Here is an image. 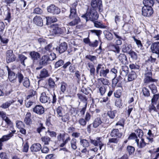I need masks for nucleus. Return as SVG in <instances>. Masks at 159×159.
Instances as JSON below:
<instances>
[{
  "mask_svg": "<svg viewBox=\"0 0 159 159\" xmlns=\"http://www.w3.org/2000/svg\"><path fill=\"white\" fill-rule=\"evenodd\" d=\"M109 70L108 68H106L100 70L99 74L100 77H106L107 75L109 73Z\"/></svg>",
  "mask_w": 159,
  "mask_h": 159,
  "instance_id": "b1692460",
  "label": "nucleus"
},
{
  "mask_svg": "<svg viewBox=\"0 0 159 159\" xmlns=\"http://www.w3.org/2000/svg\"><path fill=\"white\" fill-rule=\"evenodd\" d=\"M143 3L144 6L152 7L154 4L153 0H143Z\"/></svg>",
  "mask_w": 159,
  "mask_h": 159,
  "instance_id": "f704fd0d",
  "label": "nucleus"
},
{
  "mask_svg": "<svg viewBox=\"0 0 159 159\" xmlns=\"http://www.w3.org/2000/svg\"><path fill=\"white\" fill-rule=\"evenodd\" d=\"M49 61L48 56L45 55L42 57L39 64L40 65H46L49 63Z\"/></svg>",
  "mask_w": 159,
  "mask_h": 159,
  "instance_id": "4be33fe9",
  "label": "nucleus"
},
{
  "mask_svg": "<svg viewBox=\"0 0 159 159\" xmlns=\"http://www.w3.org/2000/svg\"><path fill=\"white\" fill-rule=\"evenodd\" d=\"M33 111L35 113L40 115L44 112V108L41 105H38L33 108Z\"/></svg>",
  "mask_w": 159,
  "mask_h": 159,
  "instance_id": "0eeeda50",
  "label": "nucleus"
},
{
  "mask_svg": "<svg viewBox=\"0 0 159 159\" xmlns=\"http://www.w3.org/2000/svg\"><path fill=\"white\" fill-rule=\"evenodd\" d=\"M29 55L33 62L37 61L40 57V54L38 52L35 51L30 52Z\"/></svg>",
  "mask_w": 159,
  "mask_h": 159,
  "instance_id": "ddd939ff",
  "label": "nucleus"
},
{
  "mask_svg": "<svg viewBox=\"0 0 159 159\" xmlns=\"http://www.w3.org/2000/svg\"><path fill=\"white\" fill-rule=\"evenodd\" d=\"M135 141L137 143V146L139 148H144L146 145V143L144 142V139L142 138H141L140 140L138 139H136Z\"/></svg>",
  "mask_w": 159,
  "mask_h": 159,
  "instance_id": "5701e85b",
  "label": "nucleus"
},
{
  "mask_svg": "<svg viewBox=\"0 0 159 159\" xmlns=\"http://www.w3.org/2000/svg\"><path fill=\"white\" fill-rule=\"evenodd\" d=\"M142 92L143 95L146 97H148L150 96V92L148 89L145 87H143L142 89Z\"/></svg>",
  "mask_w": 159,
  "mask_h": 159,
  "instance_id": "864d4df0",
  "label": "nucleus"
},
{
  "mask_svg": "<svg viewBox=\"0 0 159 159\" xmlns=\"http://www.w3.org/2000/svg\"><path fill=\"white\" fill-rule=\"evenodd\" d=\"M33 23L39 26H42L43 25V20L39 16H36L33 19Z\"/></svg>",
  "mask_w": 159,
  "mask_h": 159,
  "instance_id": "2eb2a0df",
  "label": "nucleus"
},
{
  "mask_svg": "<svg viewBox=\"0 0 159 159\" xmlns=\"http://www.w3.org/2000/svg\"><path fill=\"white\" fill-rule=\"evenodd\" d=\"M6 54V60L7 63H9L15 61L16 59V57L13 53V50H9L7 51Z\"/></svg>",
  "mask_w": 159,
  "mask_h": 159,
  "instance_id": "f03ea898",
  "label": "nucleus"
},
{
  "mask_svg": "<svg viewBox=\"0 0 159 159\" xmlns=\"http://www.w3.org/2000/svg\"><path fill=\"white\" fill-rule=\"evenodd\" d=\"M41 149V145L39 143L33 144L30 147V150L32 152H37Z\"/></svg>",
  "mask_w": 159,
  "mask_h": 159,
  "instance_id": "f3484780",
  "label": "nucleus"
},
{
  "mask_svg": "<svg viewBox=\"0 0 159 159\" xmlns=\"http://www.w3.org/2000/svg\"><path fill=\"white\" fill-rule=\"evenodd\" d=\"M78 97L82 101H83L84 103L85 106L87 107V97L84 95L82 94H77Z\"/></svg>",
  "mask_w": 159,
  "mask_h": 159,
  "instance_id": "58836bf2",
  "label": "nucleus"
},
{
  "mask_svg": "<svg viewBox=\"0 0 159 159\" xmlns=\"http://www.w3.org/2000/svg\"><path fill=\"white\" fill-rule=\"evenodd\" d=\"M48 85L50 87L53 88L54 87L55 85V83L54 80L52 78H50L48 80Z\"/></svg>",
  "mask_w": 159,
  "mask_h": 159,
  "instance_id": "e2e57ef3",
  "label": "nucleus"
},
{
  "mask_svg": "<svg viewBox=\"0 0 159 159\" xmlns=\"http://www.w3.org/2000/svg\"><path fill=\"white\" fill-rule=\"evenodd\" d=\"M93 21V22L94 26L96 28H105L106 27V26L104 25L101 22L95 20Z\"/></svg>",
  "mask_w": 159,
  "mask_h": 159,
  "instance_id": "2f4dec72",
  "label": "nucleus"
},
{
  "mask_svg": "<svg viewBox=\"0 0 159 159\" xmlns=\"http://www.w3.org/2000/svg\"><path fill=\"white\" fill-rule=\"evenodd\" d=\"M110 135L112 137H117L118 138H120L122 136V133L119 132L117 129H113L112 130Z\"/></svg>",
  "mask_w": 159,
  "mask_h": 159,
  "instance_id": "a211bd4d",
  "label": "nucleus"
},
{
  "mask_svg": "<svg viewBox=\"0 0 159 159\" xmlns=\"http://www.w3.org/2000/svg\"><path fill=\"white\" fill-rule=\"evenodd\" d=\"M50 54H48V59L50 61H52L56 57L55 54L53 52H51L49 53Z\"/></svg>",
  "mask_w": 159,
  "mask_h": 159,
  "instance_id": "0e129e2a",
  "label": "nucleus"
},
{
  "mask_svg": "<svg viewBox=\"0 0 159 159\" xmlns=\"http://www.w3.org/2000/svg\"><path fill=\"white\" fill-rule=\"evenodd\" d=\"M80 22V18L79 17H76L73 19V20L67 24L68 26H73L78 24Z\"/></svg>",
  "mask_w": 159,
  "mask_h": 159,
  "instance_id": "cd10ccee",
  "label": "nucleus"
},
{
  "mask_svg": "<svg viewBox=\"0 0 159 159\" xmlns=\"http://www.w3.org/2000/svg\"><path fill=\"white\" fill-rule=\"evenodd\" d=\"M91 5L92 7V8L95 9L97 8L100 12L102 11V3L101 0H92Z\"/></svg>",
  "mask_w": 159,
  "mask_h": 159,
  "instance_id": "20e7f679",
  "label": "nucleus"
},
{
  "mask_svg": "<svg viewBox=\"0 0 159 159\" xmlns=\"http://www.w3.org/2000/svg\"><path fill=\"white\" fill-rule=\"evenodd\" d=\"M105 37L108 40H111L113 38L112 34L109 31H106L104 32Z\"/></svg>",
  "mask_w": 159,
  "mask_h": 159,
  "instance_id": "a19ab883",
  "label": "nucleus"
},
{
  "mask_svg": "<svg viewBox=\"0 0 159 159\" xmlns=\"http://www.w3.org/2000/svg\"><path fill=\"white\" fill-rule=\"evenodd\" d=\"M117 77V75H116L114 76V77L112 80V85L113 86H115L117 84L118 82L122 79V77L120 76H119L118 77Z\"/></svg>",
  "mask_w": 159,
  "mask_h": 159,
  "instance_id": "c9c22d12",
  "label": "nucleus"
},
{
  "mask_svg": "<svg viewBox=\"0 0 159 159\" xmlns=\"http://www.w3.org/2000/svg\"><path fill=\"white\" fill-rule=\"evenodd\" d=\"M149 88L151 90L152 94H155L157 93V88L156 86L153 84H152L148 86Z\"/></svg>",
  "mask_w": 159,
  "mask_h": 159,
  "instance_id": "79ce46f5",
  "label": "nucleus"
},
{
  "mask_svg": "<svg viewBox=\"0 0 159 159\" xmlns=\"http://www.w3.org/2000/svg\"><path fill=\"white\" fill-rule=\"evenodd\" d=\"M67 87V84L66 83L62 82L61 83L60 90L62 93H64L66 91Z\"/></svg>",
  "mask_w": 159,
  "mask_h": 159,
  "instance_id": "49530a36",
  "label": "nucleus"
},
{
  "mask_svg": "<svg viewBox=\"0 0 159 159\" xmlns=\"http://www.w3.org/2000/svg\"><path fill=\"white\" fill-rule=\"evenodd\" d=\"M129 67L131 69L139 70L140 68L139 66L136 64H131L129 65Z\"/></svg>",
  "mask_w": 159,
  "mask_h": 159,
  "instance_id": "774afa93",
  "label": "nucleus"
},
{
  "mask_svg": "<svg viewBox=\"0 0 159 159\" xmlns=\"http://www.w3.org/2000/svg\"><path fill=\"white\" fill-rule=\"evenodd\" d=\"M81 17L85 19L86 21L90 20L92 21L97 20L98 17V15L95 9L91 8L86 13Z\"/></svg>",
  "mask_w": 159,
  "mask_h": 159,
  "instance_id": "f257e3e1",
  "label": "nucleus"
},
{
  "mask_svg": "<svg viewBox=\"0 0 159 159\" xmlns=\"http://www.w3.org/2000/svg\"><path fill=\"white\" fill-rule=\"evenodd\" d=\"M128 67L124 65L122 66L120 74L122 75H126L128 73Z\"/></svg>",
  "mask_w": 159,
  "mask_h": 159,
  "instance_id": "72a5a7b5",
  "label": "nucleus"
},
{
  "mask_svg": "<svg viewBox=\"0 0 159 159\" xmlns=\"http://www.w3.org/2000/svg\"><path fill=\"white\" fill-rule=\"evenodd\" d=\"M119 141L118 138H111L109 139L107 144L109 145L110 143H117Z\"/></svg>",
  "mask_w": 159,
  "mask_h": 159,
  "instance_id": "6e6d98bb",
  "label": "nucleus"
},
{
  "mask_svg": "<svg viewBox=\"0 0 159 159\" xmlns=\"http://www.w3.org/2000/svg\"><path fill=\"white\" fill-rule=\"evenodd\" d=\"M118 58L120 61L123 64H126L128 63L126 56L124 54H120L118 56Z\"/></svg>",
  "mask_w": 159,
  "mask_h": 159,
  "instance_id": "6ab92c4d",
  "label": "nucleus"
},
{
  "mask_svg": "<svg viewBox=\"0 0 159 159\" xmlns=\"http://www.w3.org/2000/svg\"><path fill=\"white\" fill-rule=\"evenodd\" d=\"M20 84H21L22 81H23L24 76L20 73L18 72L16 75Z\"/></svg>",
  "mask_w": 159,
  "mask_h": 159,
  "instance_id": "052dcab7",
  "label": "nucleus"
},
{
  "mask_svg": "<svg viewBox=\"0 0 159 159\" xmlns=\"http://www.w3.org/2000/svg\"><path fill=\"white\" fill-rule=\"evenodd\" d=\"M151 48L152 53H156L159 56V42L153 43L151 45Z\"/></svg>",
  "mask_w": 159,
  "mask_h": 159,
  "instance_id": "9d476101",
  "label": "nucleus"
},
{
  "mask_svg": "<svg viewBox=\"0 0 159 159\" xmlns=\"http://www.w3.org/2000/svg\"><path fill=\"white\" fill-rule=\"evenodd\" d=\"M6 67L8 71V78L10 81L12 83H14L16 81V77L15 73L10 69L8 66Z\"/></svg>",
  "mask_w": 159,
  "mask_h": 159,
  "instance_id": "39448f33",
  "label": "nucleus"
},
{
  "mask_svg": "<svg viewBox=\"0 0 159 159\" xmlns=\"http://www.w3.org/2000/svg\"><path fill=\"white\" fill-rule=\"evenodd\" d=\"M23 86L25 88H28L29 87L30 85L29 80L27 78H25L23 81Z\"/></svg>",
  "mask_w": 159,
  "mask_h": 159,
  "instance_id": "c03bdc74",
  "label": "nucleus"
},
{
  "mask_svg": "<svg viewBox=\"0 0 159 159\" xmlns=\"http://www.w3.org/2000/svg\"><path fill=\"white\" fill-rule=\"evenodd\" d=\"M136 78L135 72L134 71H132L128 75V80L129 81H131L134 80Z\"/></svg>",
  "mask_w": 159,
  "mask_h": 159,
  "instance_id": "473e14b6",
  "label": "nucleus"
},
{
  "mask_svg": "<svg viewBox=\"0 0 159 159\" xmlns=\"http://www.w3.org/2000/svg\"><path fill=\"white\" fill-rule=\"evenodd\" d=\"M18 58L21 64L24 66H25V61L27 59V57L22 54H20L18 55Z\"/></svg>",
  "mask_w": 159,
  "mask_h": 159,
  "instance_id": "c756f323",
  "label": "nucleus"
},
{
  "mask_svg": "<svg viewBox=\"0 0 159 159\" xmlns=\"http://www.w3.org/2000/svg\"><path fill=\"white\" fill-rule=\"evenodd\" d=\"M133 38L134 42L137 45L138 47L141 48L143 47V45L141 43V41L140 40L136 39L134 36L133 37Z\"/></svg>",
  "mask_w": 159,
  "mask_h": 159,
  "instance_id": "69168bd1",
  "label": "nucleus"
},
{
  "mask_svg": "<svg viewBox=\"0 0 159 159\" xmlns=\"http://www.w3.org/2000/svg\"><path fill=\"white\" fill-rule=\"evenodd\" d=\"M98 81H100L104 85H108L109 84V81L108 80L105 78H100L98 79Z\"/></svg>",
  "mask_w": 159,
  "mask_h": 159,
  "instance_id": "8fccbe9b",
  "label": "nucleus"
},
{
  "mask_svg": "<svg viewBox=\"0 0 159 159\" xmlns=\"http://www.w3.org/2000/svg\"><path fill=\"white\" fill-rule=\"evenodd\" d=\"M77 5V2H75L71 6L70 8V14L69 16V18L70 19L76 18L77 16L76 13V7Z\"/></svg>",
  "mask_w": 159,
  "mask_h": 159,
  "instance_id": "6e6552de",
  "label": "nucleus"
},
{
  "mask_svg": "<svg viewBox=\"0 0 159 159\" xmlns=\"http://www.w3.org/2000/svg\"><path fill=\"white\" fill-rule=\"evenodd\" d=\"M153 94V95L151 99V103L156 104L159 98V93H156Z\"/></svg>",
  "mask_w": 159,
  "mask_h": 159,
  "instance_id": "ea45409f",
  "label": "nucleus"
},
{
  "mask_svg": "<svg viewBox=\"0 0 159 159\" xmlns=\"http://www.w3.org/2000/svg\"><path fill=\"white\" fill-rule=\"evenodd\" d=\"M64 63V62L63 60H59L55 63V68H57L63 65Z\"/></svg>",
  "mask_w": 159,
  "mask_h": 159,
  "instance_id": "bf43d9fd",
  "label": "nucleus"
},
{
  "mask_svg": "<svg viewBox=\"0 0 159 159\" xmlns=\"http://www.w3.org/2000/svg\"><path fill=\"white\" fill-rule=\"evenodd\" d=\"M102 121L100 118H97L95 119L93 123V126L94 128H97L102 123Z\"/></svg>",
  "mask_w": 159,
  "mask_h": 159,
  "instance_id": "e433bc0d",
  "label": "nucleus"
},
{
  "mask_svg": "<svg viewBox=\"0 0 159 159\" xmlns=\"http://www.w3.org/2000/svg\"><path fill=\"white\" fill-rule=\"evenodd\" d=\"M76 142V139L75 138H73L70 141L71 148L74 150L76 149L77 148Z\"/></svg>",
  "mask_w": 159,
  "mask_h": 159,
  "instance_id": "37998d69",
  "label": "nucleus"
},
{
  "mask_svg": "<svg viewBox=\"0 0 159 159\" xmlns=\"http://www.w3.org/2000/svg\"><path fill=\"white\" fill-rule=\"evenodd\" d=\"M47 24H50L51 23L57 22V19L54 16H48L46 17Z\"/></svg>",
  "mask_w": 159,
  "mask_h": 159,
  "instance_id": "bb28decb",
  "label": "nucleus"
},
{
  "mask_svg": "<svg viewBox=\"0 0 159 159\" xmlns=\"http://www.w3.org/2000/svg\"><path fill=\"white\" fill-rule=\"evenodd\" d=\"M53 49L54 47L52 44H49L44 47L43 52L45 54H49L50 53L52 52Z\"/></svg>",
  "mask_w": 159,
  "mask_h": 159,
  "instance_id": "412c9836",
  "label": "nucleus"
},
{
  "mask_svg": "<svg viewBox=\"0 0 159 159\" xmlns=\"http://www.w3.org/2000/svg\"><path fill=\"white\" fill-rule=\"evenodd\" d=\"M63 109L61 106L58 107L56 109V112L57 114V116L58 117H60L62 116L63 113L62 111Z\"/></svg>",
  "mask_w": 159,
  "mask_h": 159,
  "instance_id": "603ef678",
  "label": "nucleus"
},
{
  "mask_svg": "<svg viewBox=\"0 0 159 159\" xmlns=\"http://www.w3.org/2000/svg\"><path fill=\"white\" fill-rule=\"evenodd\" d=\"M48 12L53 14H59L61 12L60 9L54 4H51L47 7Z\"/></svg>",
  "mask_w": 159,
  "mask_h": 159,
  "instance_id": "423d86ee",
  "label": "nucleus"
},
{
  "mask_svg": "<svg viewBox=\"0 0 159 159\" xmlns=\"http://www.w3.org/2000/svg\"><path fill=\"white\" fill-rule=\"evenodd\" d=\"M154 104H156L151 103V104L149 106L148 111L149 112H151L152 111H157V109L154 105Z\"/></svg>",
  "mask_w": 159,
  "mask_h": 159,
  "instance_id": "4d7b16f0",
  "label": "nucleus"
},
{
  "mask_svg": "<svg viewBox=\"0 0 159 159\" xmlns=\"http://www.w3.org/2000/svg\"><path fill=\"white\" fill-rule=\"evenodd\" d=\"M137 136H138L139 138H141L143 135V132L142 130L140 129H137L135 131Z\"/></svg>",
  "mask_w": 159,
  "mask_h": 159,
  "instance_id": "680f3d73",
  "label": "nucleus"
},
{
  "mask_svg": "<svg viewBox=\"0 0 159 159\" xmlns=\"http://www.w3.org/2000/svg\"><path fill=\"white\" fill-rule=\"evenodd\" d=\"M31 116V114L30 112H27L24 120L25 123L27 125H30L32 124Z\"/></svg>",
  "mask_w": 159,
  "mask_h": 159,
  "instance_id": "aec40b11",
  "label": "nucleus"
},
{
  "mask_svg": "<svg viewBox=\"0 0 159 159\" xmlns=\"http://www.w3.org/2000/svg\"><path fill=\"white\" fill-rule=\"evenodd\" d=\"M153 12L152 7L144 6L142 8V14L144 16L149 17L152 16Z\"/></svg>",
  "mask_w": 159,
  "mask_h": 159,
  "instance_id": "7ed1b4c3",
  "label": "nucleus"
},
{
  "mask_svg": "<svg viewBox=\"0 0 159 159\" xmlns=\"http://www.w3.org/2000/svg\"><path fill=\"white\" fill-rule=\"evenodd\" d=\"M87 65L89 68L88 70L90 71V75L94 76L95 70L93 65L92 63L89 62L88 63Z\"/></svg>",
  "mask_w": 159,
  "mask_h": 159,
  "instance_id": "a878e982",
  "label": "nucleus"
},
{
  "mask_svg": "<svg viewBox=\"0 0 159 159\" xmlns=\"http://www.w3.org/2000/svg\"><path fill=\"white\" fill-rule=\"evenodd\" d=\"M49 75L48 71L45 69H42L39 74L40 78H45L49 76Z\"/></svg>",
  "mask_w": 159,
  "mask_h": 159,
  "instance_id": "393cba45",
  "label": "nucleus"
},
{
  "mask_svg": "<svg viewBox=\"0 0 159 159\" xmlns=\"http://www.w3.org/2000/svg\"><path fill=\"white\" fill-rule=\"evenodd\" d=\"M14 101L13 100L8 101L6 102L3 103L1 106V107L2 108L6 109L8 108Z\"/></svg>",
  "mask_w": 159,
  "mask_h": 159,
  "instance_id": "c85d7f7f",
  "label": "nucleus"
},
{
  "mask_svg": "<svg viewBox=\"0 0 159 159\" xmlns=\"http://www.w3.org/2000/svg\"><path fill=\"white\" fill-rule=\"evenodd\" d=\"M65 29L64 27H61L58 25H54L53 27V32L55 34H61L64 33Z\"/></svg>",
  "mask_w": 159,
  "mask_h": 159,
  "instance_id": "f8f14e48",
  "label": "nucleus"
},
{
  "mask_svg": "<svg viewBox=\"0 0 159 159\" xmlns=\"http://www.w3.org/2000/svg\"><path fill=\"white\" fill-rule=\"evenodd\" d=\"M132 48L131 45L126 43H124L122 47V51L123 52H128L129 53L131 50Z\"/></svg>",
  "mask_w": 159,
  "mask_h": 159,
  "instance_id": "dca6fc26",
  "label": "nucleus"
},
{
  "mask_svg": "<svg viewBox=\"0 0 159 159\" xmlns=\"http://www.w3.org/2000/svg\"><path fill=\"white\" fill-rule=\"evenodd\" d=\"M86 121L85 119L81 118L80 119L78 120L79 124L83 126H84L86 124Z\"/></svg>",
  "mask_w": 159,
  "mask_h": 159,
  "instance_id": "338daca9",
  "label": "nucleus"
},
{
  "mask_svg": "<svg viewBox=\"0 0 159 159\" xmlns=\"http://www.w3.org/2000/svg\"><path fill=\"white\" fill-rule=\"evenodd\" d=\"M68 47L67 43L65 42L61 43L58 47L57 48V50H58L60 53L61 54L65 52Z\"/></svg>",
  "mask_w": 159,
  "mask_h": 159,
  "instance_id": "9b49d317",
  "label": "nucleus"
},
{
  "mask_svg": "<svg viewBox=\"0 0 159 159\" xmlns=\"http://www.w3.org/2000/svg\"><path fill=\"white\" fill-rule=\"evenodd\" d=\"M41 140L45 145H48L51 141L50 138L48 137L45 136L41 138Z\"/></svg>",
  "mask_w": 159,
  "mask_h": 159,
  "instance_id": "a18cd8bd",
  "label": "nucleus"
},
{
  "mask_svg": "<svg viewBox=\"0 0 159 159\" xmlns=\"http://www.w3.org/2000/svg\"><path fill=\"white\" fill-rule=\"evenodd\" d=\"M80 145L84 148L88 147L89 146V143L88 141L85 139H80Z\"/></svg>",
  "mask_w": 159,
  "mask_h": 159,
  "instance_id": "4c0bfd02",
  "label": "nucleus"
},
{
  "mask_svg": "<svg viewBox=\"0 0 159 159\" xmlns=\"http://www.w3.org/2000/svg\"><path fill=\"white\" fill-rule=\"evenodd\" d=\"M49 97H48L45 92L42 93L41 95L40 98V100L41 102L42 103H46L48 102H50L49 99Z\"/></svg>",
  "mask_w": 159,
  "mask_h": 159,
  "instance_id": "4468645a",
  "label": "nucleus"
},
{
  "mask_svg": "<svg viewBox=\"0 0 159 159\" xmlns=\"http://www.w3.org/2000/svg\"><path fill=\"white\" fill-rule=\"evenodd\" d=\"M61 119L62 121L63 122H66L68 121L70 119V116L69 114L66 113L65 115H63V114L61 116Z\"/></svg>",
  "mask_w": 159,
  "mask_h": 159,
  "instance_id": "de8ad7c7",
  "label": "nucleus"
},
{
  "mask_svg": "<svg viewBox=\"0 0 159 159\" xmlns=\"http://www.w3.org/2000/svg\"><path fill=\"white\" fill-rule=\"evenodd\" d=\"M85 58L90 60L91 61L93 62V61L97 60V57L94 56L90 55H87L85 56Z\"/></svg>",
  "mask_w": 159,
  "mask_h": 159,
  "instance_id": "5fc2aeb1",
  "label": "nucleus"
},
{
  "mask_svg": "<svg viewBox=\"0 0 159 159\" xmlns=\"http://www.w3.org/2000/svg\"><path fill=\"white\" fill-rule=\"evenodd\" d=\"M157 81V80L152 79V77H145L144 79V82L146 84H148L150 82H156Z\"/></svg>",
  "mask_w": 159,
  "mask_h": 159,
  "instance_id": "09e8293b",
  "label": "nucleus"
},
{
  "mask_svg": "<svg viewBox=\"0 0 159 159\" xmlns=\"http://www.w3.org/2000/svg\"><path fill=\"white\" fill-rule=\"evenodd\" d=\"M117 111L116 110L108 111L107 115L110 118L114 119L117 114Z\"/></svg>",
  "mask_w": 159,
  "mask_h": 159,
  "instance_id": "7c9ffc66",
  "label": "nucleus"
},
{
  "mask_svg": "<svg viewBox=\"0 0 159 159\" xmlns=\"http://www.w3.org/2000/svg\"><path fill=\"white\" fill-rule=\"evenodd\" d=\"M129 54L130 56L133 59L136 60L137 59V54L134 51L131 50Z\"/></svg>",
  "mask_w": 159,
  "mask_h": 159,
  "instance_id": "13d9d810",
  "label": "nucleus"
},
{
  "mask_svg": "<svg viewBox=\"0 0 159 159\" xmlns=\"http://www.w3.org/2000/svg\"><path fill=\"white\" fill-rule=\"evenodd\" d=\"M127 150L130 155H132L134 152L135 148L134 147L130 146L127 147Z\"/></svg>",
  "mask_w": 159,
  "mask_h": 159,
  "instance_id": "3c124183",
  "label": "nucleus"
},
{
  "mask_svg": "<svg viewBox=\"0 0 159 159\" xmlns=\"http://www.w3.org/2000/svg\"><path fill=\"white\" fill-rule=\"evenodd\" d=\"M102 138L97 137L96 140L91 139V143L95 146H99L100 150H101L102 147L104 145V143L101 140Z\"/></svg>",
  "mask_w": 159,
  "mask_h": 159,
  "instance_id": "1a4fd4ad",
  "label": "nucleus"
}]
</instances>
